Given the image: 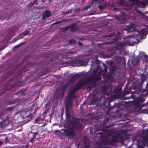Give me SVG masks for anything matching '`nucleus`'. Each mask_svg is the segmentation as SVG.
<instances>
[{
  "label": "nucleus",
  "mask_w": 148,
  "mask_h": 148,
  "mask_svg": "<svg viewBox=\"0 0 148 148\" xmlns=\"http://www.w3.org/2000/svg\"><path fill=\"white\" fill-rule=\"evenodd\" d=\"M141 81L140 83L138 82L133 83L131 86V88L134 90V91H130L125 92L126 94L129 93L134 94H138L139 95L144 97H147L148 96V82H147L145 89H142V85L145 80L144 77H141Z\"/></svg>",
  "instance_id": "nucleus-1"
},
{
  "label": "nucleus",
  "mask_w": 148,
  "mask_h": 148,
  "mask_svg": "<svg viewBox=\"0 0 148 148\" xmlns=\"http://www.w3.org/2000/svg\"><path fill=\"white\" fill-rule=\"evenodd\" d=\"M73 120L71 121V123L72 125L71 126V128L69 130L65 129V135L69 136L70 139H72L73 138L75 135V133L74 131V129L77 130L82 129L83 128V123H80L77 120L78 119L74 118L72 117Z\"/></svg>",
  "instance_id": "nucleus-2"
},
{
  "label": "nucleus",
  "mask_w": 148,
  "mask_h": 148,
  "mask_svg": "<svg viewBox=\"0 0 148 148\" xmlns=\"http://www.w3.org/2000/svg\"><path fill=\"white\" fill-rule=\"evenodd\" d=\"M139 95L138 94H131L130 96H125L124 99H127L131 98L133 99H135L133 101H132L131 103L134 106V107H138V111H140L141 108L145 106L146 103L143 104L141 106H140V104L145 101V99L144 98L139 96Z\"/></svg>",
  "instance_id": "nucleus-3"
},
{
  "label": "nucleus",
  "mask_w": 148,
  "mask_h": 148,
  "mask_svg": "<svg viewBox=\"0 0 148 148\" xmlns=\"http://www.w3.org/2000/svg\"><path fill=\"white\" fill-rule=\"evenodd\" d=\"M73 106L72 101L69 99L65 103V110L66 116L67 121H70L72 120H70V112L71 108Z\"/></svg>",
  "instance_id": "nucleus-4"
},
{
  "label": "nucleus",
  "mask_w": 148,
  "mask_h": 148,
  "mask_svg": "<svg viewBox=\"0 0 148 148\" xmlns=\"http://www.w3.org/2000/svg\"><path fill=\"white\" fill-rule=\"evenodd\" d=\"M106 37H107V39H109L110 38L109 40H110L109 42H106V44H113L118 41V37L116 36L114 33L108 35H106Z\"/></svg>",
  "instance_id": "nucleus-5"
},
{
  "label": "nucleus",
  "mask_w": 148,
  "mask_h": 148,
  "mask_svg": "<svg viewBox=\"0 0 148 148\" xmlns=\"http://www.w3.org/2000/svg\"><path fill=\"white\" fill-rule=\"evenodd\" d=\"M65 92V86L63 85L62 86V90L60 88H58L55 91V96L58 99L60 97L61 95L62 97H63L64 96V93Z\"/></svg>",
  "instance_id": "nucleus-6"
},
{
  "label": "nucleus",
  "mask_w": 148,
  "mask_h": 148,
  "mask_svg": "<svg viewBox=\"0 0 148 148\" xmlns=\"http://www.w3.org/2000/svg\"><path fill=\"white\" fill-rule=\"evenodd\" d=\"M143 135L142 136L141 140L142 143L144 146L148 143V128L143 131Z\"/></svg>",
  "instance_id": "nucleus-7"
},
{
  "label": "nucleus",
  "mask_w": 148,
  "mask_h": 148,
  "mask_svg": "<svg viewBox=\"0 0 148 148\" xmlns=\"http://www.w3.org/2000/svg\"><path fill=\"white\" fill-rule=\"evenodd\" d=\"M87 79L84 80H80L78 81L74 86L78 90L85 84H89Z\"/></svg>",
  "instance_id": "nucleus-8"
},
{
  "label": "nucleus",
  "mask_w": 148,
  "mask_h": 148,
  "mask_svg": "<svg viewBox=\"0 0 148 148\" xmlns=\"http://www.w3.org/2000/svg\"><path fill=\"white\" fill-rule=\"evenodd\" d=\"M89 84H90V81H92L93 83L97 81H99L101 80L100 76V73H98L93 75L90 78L87 79Z\"/></svg>",
  "instance_id": "nucleus-9"
},
{
  "label": "nucleus",
  "mask_w": 148,
  "mask_h": 148,
  "mask_svg": "<svg viewBox=\"0 0 148 148\" xmlns=\"http://www.w3.org/2000/svg\"><path fill=\"white\" fill-rule=\"evenodd\" d=\"M53 133L58 134L61 138L65 139V129H62L61 130H56L53 131Z\"/></svg>",
  "instance_id": "nucleus-10"
},
{
  "label": "nucleus",
  "mask_w": 148,
  "mask_h": 148,
  "mask_svg": "<svg viewBox=\"0 0 148 148\" xmlns=\"http://www.w3.org/2000/svg\"><path fill=\"white\" fill-rule=\"evenodd\" d=\"M114 70V68H112L110 72H109L106 74V76L108 79L113 78L115 77V75L113 71Z\"/></svg>",
  "instance_id": "nucleus-11"
},
{
  "label": "nucleus",
  "mask_w": 148,
  "mask_h": 148,
  "mask_svg": "<svg viewBox=\"0 0 148 148\" xmlns=\"http://www.w3.org/2000/svg\"><path fill=\"white\" fill-rule=\"evenodd\" d=\"M70 30L72 32H74L79 30V27L77 26V25L75 23L72 24L69 26Z\"/></svg>",
  "instance_id": "nucleus-12"
},
{
  "label": "nucleus",
  "mask_w": 148,
  "mask_h": 148,
  "mask_svg": "<svg viewBox=\"0 0 148 148\" xmlns=\"http://www.w3.org/2000/svg\"><path fill=\"white\" fill-rule=\"evenodd\" d=\"M78 90H77V88H75L74 87L73 88L71 89L70 91L69 92V93L70 94V98L69 99H69H71L72 101H73V100H72L71 99V97H73L74 96V95L75 92H76ZM73 102V101H72V102Z\"/></svg>",
  "instance_id": "nucleus-13"
},
{
  "label": "nucleus",
  "mask_w": 148,
  "mask_h": 148,
  "mask_svg": "<svg viewBox=\"0 0 148 148\" xmlns=\"http://www.w3.org/2000/svg\"><path fill=\"white\" fill-rule=\"evenodd\" d=\"M81 76V75L80 74H75L72 76L70 80V82L73 83L75 82L76 81L77 78L80 77Z\"/></svg>",
  "instance_id": "nucleus-14"
},
{
  "label": "nucleus",
  "mask_w": 148,
  "mask_h": 148,
  "mask_svg": "<svg viewBox=\"0 0 148 148\" xmlns=\"http://www.w3.org/2000/svg\"><path fill=\"white\" fill-rule=\"evenodd\" d=\"M9 76V73L7 72L1 77H0V82H1L5 80Z\"/></svg>",
  "instance_id": "nucleus-15"
},
{
  "label": "nucleus",
  "mask_w": 148,
  "mask_h": 148,
  "mask_svg": "<svg viewBox=\"0 0 148 148\" xmlns=\"http://www.w3.org/2000/svg\"><path fill=\"white\" fill-rule=\"evenodd\" d=\"M94 132L96 134H99L100 135V137L101 138L104 137L103 135L104 133L103 131L99 132V130L95 129L94 131Z\"/></svg>",
  "instance_id": "nucleus-16"
},
{
  "label": "nucleus",
  "mask_w": 148,
  "mask_h": 148,
  "mask_svg": "<svg viewBox=\"0 0 148 148\" xmlns=\"http://www.w3.org/2000/svg\"><path fill=\"white\" fill-rule=\"evenodd\" d=\"M24 36L23 33H21L19 34L18 37L14 38L12 40V41L13 42H15L18 39L23 38Z\"/></svg>",
  "instance_id": "nucleus-17"
},
{
  "label": "nucleus",
  "mask_w": 148,
  "mask_h": 148,
  "mask_svg": "<svg viewBox=\"0 0 148 148\" xmlns=\"http://www.w3.org/2000/svg\"><path fill=\"white\" fill-rule=\"evenodd\" d=\"M109 119L107 118H105L103 121L102 123H101V125L103 127H105L106 124L108 123Z\"/></svg>",
  "instance_id": "nucleus-18"
},
{
  "label": "nucleus",
  "mask_w": 148,
  "mask_h": 148,
  "mask_svg": "<svg viewBox=\"0 0 148 148\" xmlns=\"http://www.w3.org/2000/svg\"><path fill=\"white\" fill-rule=\"evenodd\" d=\"M120 140L117 137H115L113 138L111 140L110 143H112L114 142H120Z\"/></svg>",
  "instance_id": "nucleus-19"
},
{
  "label": "nucleus",
  "mask_w": 148,
  "mask_h": 148,
  "mask_svg": "<svg viewBox=\"0 0 148 148\" xmlns=\"http://www.w3.org/2000/svg\"><path fill=\"white\" fill-rule=\"evenodd\" d=\"M138 34L140 36H143L145 34V31L144 29H143L141 30H138Z\"/></svg>",
  "instance_id": "nucleus-20"
},
{
  "label": "nucleus",
  "mask_w": 148,
  "mask_h": 148,
  "mask_svg": "<svg viewBox=\"0 0 148 148\" xmlns=\"http://www.w3.org/2000/svg\"><path fill=\"white\" fill-rule=\"evenodd\" d=\"M43 13L45 15V16H46L47 17H49L51 16V13L50 11L48 10H45Z\"/></svg>",
  "instance_id": "nucleus-21"
},
{
  "label": "nucleus",
  "mask_w": 148,
  "mask_h": 148,
  "mask_svg": "<svg viewBox=\"0 0 148 148\" xmlns=\"http://www.w3.org/2000/svg\"><path fill=\"white\" fill-rule=\"evenodd\" d=\"M127 29L129 31L132 32L133 31L134 29V25L133 24L129 25Z\"/></svg>",
  "instance_id": "nucleus-22"
},
{
  "label": "nucleus",
  "mask_w": 148,
  "mask_h": 148,
  "mask_svg": "<svg viewBox=\"0 0 148 148\" xmlns=\"http://www.w3.org/2000/svg\"><path fill=\"white\" fill-rule=\"evenodd\" d=\"M127 43L125 42H120L119 43L118 47L119 48H123L125 47L127 45Z\"/></svg>",
  "instance_id": "nucleus-23"
},
{
  "label": "nucleus",
  "mask_w": 148,
  "mask_h": 148,
  "mask_svg": "<svg viewBox=\"0 0 148 148\" xmlns=\"http://www.w3.org/2000/svg\"><path fill=\"white\" fill-rule=\"evenodd\" d=\"M26 91V89L24 90H22L19 92H18L17 93H16L15 95H17L18 94L21 93V94L23 95H25V91Z\"/></svg>",
  "instance_id": "nucleus-24"
},
{
  "label": "nucleus",
  "mask_w": 148,
  "mask_h": 148,
  "mask_svg": "<svg viewBox=\"0 0 148 148\" xmlns=\"http://www.w3.org/2000/svg\"><path fill=\"white\" fill-rule=\"evenodd\" d=\"M40 2H42L43 3H44L45 2V1L44 0H35L32 3V5H33L34 4L36 5L38 3Z\"/></svg>",
  "instance_id": "nucleus-25"
},
{
  "label": "nucleus",
  "mask_w": 148,
  "mask_h": 148,
  "mask_svg": "<svg viewBox=\"0 0 148 148\" xmlns=\"http://www.w3.org/2000/svg\"><path fill=\"white\" fill-rule=\"evenodd\" d=\"M102 65L104 68V69L102 71L104 72V73H106L107 72V69L108 67L104 63H103Z\"/></svg>",
  "instance_id": "nucleus-26"
},
{
  "label": "nucleus",
  "mask_w": 148,
  "mask_h": 148,
  "mask_svg": "<svg viewBox=\"0 0 148 148\" xmlns=\"http://www.w3.org/2000/svg\"><path fill=\"white\" fill-rule=\"evenodd\" d=\"M69 43L71 44L75 45L77 42L75 40L73 39H70L69 41Z\"/></svg>",
  "instance_id": "nucleus-27"
},
{
  "label": "nucleus",
  "mask_w": 148,
  "mask_h": 148,
  "mask_svg": "<svg viewBox=\"0 0 148 148\" xmlns=\"http://www.w3.org/2000/svg\"><path fill=\"white\" fill-rule=\"evenodd\" d=\"M121 90L122 88L121 87H118L114 89V91L115 92H118L121 91Z\"/></svg>",
  "instance_id": "nucleus-28"
},
{
  "label": "nucleus",
  "mask_w": 148,
  "mask_h": 148,
  "mask_svg": "<svg viewBox=\"0 0 148 148\" xmlns=\"http://www.w3.org/2000/svg\"><path fill=\"white\" fill-rule=\"evenodd\" d=\"M141 113L148 114V106L147 109H144L141 111Z\"/></svg>",
  "instance_id": "nucleus-29"
},
{
  "label": "nucleus",
  "mask_w": 148,
  "mask_h": 148,
  "mask_svg": "<svg viewBox=\"0 0 148 148\" xmlns=\"http://www.w3.org/2000/svg\"><path fill=\"white\" fill-rule=\"evenodd\" d=\"M24 36H26L29 34V31H25L22 32Z\"/></svg>",
  "instance_id": "nucleus-30"
},
{
  "label": "nucleus",
  "mask_w": 148,
  "mask_h": 148,
  "mask_svg": "<svg viewBox=\"0 0 148 148\" xmlns=\"http://www.w3.org/2000/svg\"><path fill=\"white\" fill-rule=\"evenodd\" d=\"M101 89L103 91H106L107 90V87L106 86H102Z\"/></svg>",
  "instance_id": "nucleus-31"
},
{
  "label": "nucleus",
  "mask_w": 148,
  "mask_h": 148,
  "mask_svg": "<svg viewBox=\"0 0 148 148\" xmlns=\"http://www.w3.org/2000/svg\"><path fill=\"white\" fill-rule=\"evenodd\" d=\"M25 43L24 42H21V43H20V44H19V45H17L15 46L14 47L16 48V47H19L21 45L24 44Z\"/></svg>",
  "instance_id": "nucleus-32"
},
{
  "label": "nucleus",
  "mask_w": 148,
  "mask_h": 148,
  "mask_svg": "<svg viewBox=\"0 0 148 148\" xmlns=\"http://www.w3.org/2000/svg\"><path fill=\"white\" fill-rule=\"evenodd\" d=\"M68 53H69L70 54H73L74 53V52H72V51H69V52H65V55H68Z\"/></svg>",
  "instance_id": "nucleus-33"
},
{
  "label": "nucleus",
  "mask_w": 148,
  "mask_h": 148,
  "mask_svg": "<svg viewBox=\"0 0 148 148\" xmlns=\"http://www.w3.org/2000/svg\"><path fill=\"white\" fill-rule=\"evenodd\" d=\"M8 137L7 136H6L5 138V141L6 143H8L9 141V140H8Z\"/></svg>",
  "instance_id": "nucleus-34"
},
{
  "label": "nucleus",
  "mask_w": 148,
  "mask_h": 148,
  "mask_svg": "<svg viewBox=\"0 0 148 148\" xmlns=\"http://www.w3.org/2000/svg\"><path fill=\"white\" fill-rule=\"evenodd\" d=\"M42 19H45L46 18H47V17H46V16H45V15L44 13H43V15L42 16Z\"/></svg>",
  "instance_id": "nucleus-35"
},
{
  "label": "nucleus",
  "mask_w": 148,
  "mask_h": 148,
  "mask_svg": "<svg viewBox=\"0 0 148 148\" xmlns=\"http://www.w3.org/2000/svg\"><path fill=\"white\" fill-rule=\"evenodd\" d=\"M42 19H45L46 18H47V17H46V16H45V15L44 13H43V15L42 16Z\"/></svg>",
  "instance_id": "nucleus-36"
},
{
  "label": "nucleus",
  "mask_w": 148,
  "mask_h": 148,
  "mask_svg": "<svg viewBox=\"0 0 148 148\" xmlns=\"http://www.w3.org/2000/svg\"><path fill=\"white\" fill-rule=\"evenodd\" d=\"M26 117H29V118H32V115L31 114H29L26 116Z\"/></svg>",
  "instance_id": "nucleus-37"
},
{
  "label": "nucleus",
  "mask_w": 148,
  "mask_h": 148,
  "mask_svg": "<svg viewBox=\"0 0 148 148\" xmlns=\"http://www.w3.org/2000/svg\"><path fill=\"white\" fill-rule=\"evenodd\" d=\"M77 61L76 60H73L71 61V64H76V63Z\"/></svg>",
  "instance_id": "nucleus-38"
},
{
  "label": "nucleus",
  "mask_w": 148,
  "mask_h": 148,
  "mask_svg": "<svg viewBox=\"0 0 148 148\" xmlns=\"http://www.w3.org/2000/svg\"><path fill=\"white\" fill-rule=\"evenodd\" d=\"M39 121V119L38 118H36L35 119V121L36 122H38Z\"/></svg>",
  "instance_id": "nucleus-39"
},
{
  "label": "nucleus",
  "mask_w": 148,
  "mask_h": 148,
  "mask_svg": "<svg viewBox=\"0 0 148 148\" xmlns=\"http://www.w3.org/2000/svg\"><path fill=\"white\" fill-rule=\"evenodd\" d=\"M35 141L34 139L32 138L30 140V142L33 143Z\"/></svg>",
  "instance_id": "nucleus-40"
},
{
  "label": "nucleus",
  "mask_w": 148,
  "mask_h": 148,
  "mask_svg": "<svg viewBox=\"0 0 148 148\" xmlns=\"http://www.w3.org/2000/svg\"><path fill=\"white\" fill-rule=\"evenodd\" d=\"M61 22V21H57L55 22L53 24H58L59 23H60Z\"/></svg>",
  "instance_id": "nucleus-41"
},
{
  "label": "nucleus",
  "mask_w": 148,
  "mask_h": 148,
  "mask_svg": "<svg viewBox=\"0 0 148 148\" xmlns=\"http://www.w3.org/2000/svg\"><path fill=\"white\" fill-rule=\"evenodd\" d=\"M13 108L10 107L8 108L7 109L8 110H13Z\"/></svg>",
  "instance_id": "nucleus-42"
},
{
  "label": "nucleus",
  "mask_w": 148,
  "mask_h": 148,
  "mask_svg": "<svg viewBox=\"0 0 148 148\" xmlns=\"http://www.w3.org/2000/svg\"><path fill=\"white\" fill-rule=\"evenodd\" d=\"M87 87V88L90 89V90L92 88V87L90 85L88 86Z\"/></svg>",
  "instance_id": "nucleus-43"
},
{
  "label": "nucleus",
  "mask_w": 148,
  "mask_h": 148,
  "mask_svg": "<svg viewBox=\"0 0 148 148\" xmlns=\"http://www.w3.org/2000/svg\"><path fill=\"white\" fill-rule=\"evenodd\" d=\"M3 142L2 140H0V146L3 144Z\"/></svg>",
  "instance_id": "nucleus-44"
},
{
  "label": "nucleus",
  "mask_w": 148,
  "mask_h": 148,
  "mask_svg": "<svg viewBox=\"0 0 148 148\" xmlns=\"http://www.w3.org/2000/svg\"><path fill=\"white\" fill-rule=\"evenodd\" d=\"M78 44L81 46H82V43L80 42H78Z\"/></svg>",
  "instance_id": "nucleus-45"
},
{
  "label": "nucleus",
  "mask_w": 148,
  "mask_h": 148,
  "mask_svg": "<svg viewBox=\"0 0 148 148\" xmlns=\"http://www.w3.org/2000/svg\"><path fill=\"white\" fill-rule=\"evenodd\" d=\"M145 19L148 21V16H145Z\"/></svg>",
  "instance_id": "nucleus-46"
},
{
  "label": "nucleus",
  "mask_w": 148,
  "mask_h": 148,
  "mask_svg": "<svg viewBox=\"0 0 148 148\" xmlns=\"http://www.w3.org/2000/svg\"><path fill=\"white\" fill-rule=\"evenodd\" d=\"M32 133H33L34 134V135H36L38 133V132H32Z\"/></svg>",
  "instance_id": "nucleus-47"
},
{
  "label": "nucleus",
  "mask_w": 148,
  "mask_h": 148,
  "mask_svg": "<svg viewBox=\"0 0 148 148\" xmlns=\"http://www.w3.org/2000/svg\"><path fill=\"white\" fill-rule=\"evenodd\" d=\"M145 57V58L146 59H147V60L148 61V56H147L146 55H145L144 56Z\"/></svg>",
  "instance_id": "nucleus-48"
},
{
  "label": "nucleus",
  "mask_w": 148,
  "mask_h": 148,
  "mask_svg": "<svg viewBox=\"0 0 148 148\" xmlns=\"http://www.w3.org/2000/svg\"><path fill=\"white\" fill-rule=\"evenodd\" d=\"M89 8V7H85L84 8V9L85 10L88 9Z\"/></svg>",
  "instance_id": "nucleus-49"
},
{
  "label": "nucleus",
  "mask_w": 148,
  "mask_h": 148,
  "mask_svg": "<svg viewBox=\"0 0 148 148\" xmlns=\"http://www.w3.org/2000/svg\"><path fill=\"white\" fill-rule=\"evenodd\" d=\"M99 9L101 10L102 9V5H99Z\"/></svg>",
  "instance_id": "nucleus-50"
},
{
  "label": "nucleus",
  "mask_w": 148,
  "mask_h": 148,
  "mask_svg": "<svg viewBox=\"0 0 148 148\" xmlns=\"http://www.w3.org/2000/svg\"><path fill=\"white\" fill-rule=\"evenodd\" d=\"M62 29H63V31L64 32H65V27H63Z\"/></svg>",
  "instance_id": "nucleus-51"
},
{
  "label": "nucleus",
  "mask_w": 148,
  "mask_h": 148,
  "mask_svg": "<svg viewBox=\"0 0 148 148\" xmlns=\"http://www.w3.org/2000/svg\"><path fill=\"white\" fill-rule=\"evenodd\" d=\"M71 98H75V99H76V98H77L76 96H75L74 95V96L73 97H71Z\"/></svg>",
  "instance_id": "nucleus-52"
},
{
  "label": "nucleus",
  "mask_w": 148,
  "mask_h": 148,
  "mask_svg": "<svg viewBox=\"0 0 148 148\" xmlns=\"http://www.w3.org/2000/svg\"><path fill=\"white\" fill-rule=\"evenodd\" d=\"M78 61L79 63H82V60H78Z\"/></svg>",
  "instance_id": "nucleus-53"
},
{
  "label": "nucleus",
  "mask_w": 148,
  "mask_h": 148,
  "mask_svg": "<svg viewBox=\"0 0 148 148\" xmlns=\"http://www.w3.org/2000/svg\"><path fill=\"white\" fill-rule=\"evenodd\" d=\"M36 135H34V136H33V137L32 138L34 139H35L36 137Z\"/></svg>",
  "instance_id": "nucleus-54"
},
{
  "label": "nucleus",
  "mask_w": 148,
  "mask_h": 148,
  "mask_svg": "<svg viewBox=\"0 0 148 148\" xmlns=\"http://www.w3.org/2000/svg\"><path fill=\"white\" fill-rule=\"evenodd\" d=\"M65 31H66V30H67L68 29V27H65Z\"/></svg>",
  "instance_id": "nucleus-55"
},
{
  "label": "nucleus",
  "mask_w": 148,
  "mask_h": 148,
  "mask_svg": "<svg viewBox=\"0 0 148 148\" xmlns=\"http://www.w3.org/2000/svg\"><path fill=\"white\" fill-rule=\"evenodd\" d=\"M3 48H0V50H2L3 49Z\"/></svg>",
  "instance_id": "nucleus-56"
},
{
  "label": "nucleus",
  "mask_w": 148,
  "mask_h": 148,
  "mask_svg": "<svg viewBox=\"0 0 148 148\" xmlns=\"http://www.w3.org/2000/svg\"><path fill=\"white\" fill-rule=\"evenodd\" d=\"M24 148H28V146H25Z\"/></svg>",
  "instance_id": "nucleus-57"
},
{
  "label": "nucleus",
  "mask_w": 148,
  "mask_h": 148,
  "mask_svg": "<svg viewBox=\"0 0 148 148\" xmlns=\"http://www.w3.org/2000/svg\"><path fill=\"white\" fill-rule=\"evenodd\" d=\"M67 86H66V85H65V90L67 88Z\"/></svg>",
  "instance_id": "nucleus-58"
},
{
  "label": "nucleus",
  "mask_w": 148,
  "mask_h": 148,
  "mask_svg": "<svg viewBox=\"0 0 148 148\" xmlns=\"http://www.w3.org/2000/svg\"><path fill=\"white\" fill-rule=\"evenodd\" d=\"M12 89V87L11 86L10 87V89L11 90Z\"/></svg>",
  "instance_id": "nucleus-59"
},
{
  "label": "nucleus",
  "mask_w": 148,
  "mask_h": 148,
  "mask_svg": "<svg viewBox=\"0 0 148 148\" xmlns=\"http://www.w3.org/2000/svg\"><path fill=\"white\" fill-rule=\"evenodd\" d=\"M112 107H111V108H110V109H110V110L111 109H112Z\"/></svg>",
  "instance_id": "nucleus-60"
},
{
  "label": "nucleus",
  "mask_w": 148,
  "mask_h": 148,
  "mask_svg": "<svg viewBox=\"0 0 148 148\" xmlns=\"http://www.w3.org/2000/svg\"><path fill=\"white\" fill-rule=\"evenodd\" d=\"M65 65L66 64H67V62H65Z\"/></svg>",
  "instance_id": "nucleus-61"
},
{
  "label": "nucleus",
  "mask_w": 148,
  "mask_h": 148,
  "mask_svg": "<svg viewBox=\"0 0 148 148\" xmlns=\"http://www.w3.org/2000/svg\"><path fill=\"white\" fill-rule=\"evenodd\" d=\"M63 126L64 127H65V124H64V125H63Z\"/></svg>",
  "instance_id": "nucleus-62"
},
{
  "label": "nucleus",
  "mask_w": 148,
  "mask_h": 148,
  "mask_svg": "<svg viewBox=\"0 0 148 148\" xmlns=\"http://www.w3.org/2000/svg\"><path fill=\"white\" fill-rule=\"evenodd\" d=\"M68 13L67 12H65V14H67Z\"/></svg>",
  "instance_id": "nucleus-63"
},
{
  "label": "nucleus",
  "mask_w": 148,
  "mask_h": 148,
  "mask_svg": "<svg viewBox=\"0 0 148 148\" xmlns=\"http://www.w3.org/2000/svg\"><path fill=\"white\" fill-rule=\"evenodd\" d=\"M147 146L148 147V143L147 144Z\"/></svg>",
  "instance_id": "nucleus-64"
}]
</instances>
